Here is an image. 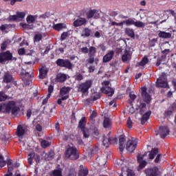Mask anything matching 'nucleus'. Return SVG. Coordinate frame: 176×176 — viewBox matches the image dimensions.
I'll list each match as a JSON object with an SVG mask.
<instances>
[{"label":"nucleus","mask_w":176,"mask_h":176,"mask_svg":"<svg viewBox=\"0 0 176 176\" xmlns=\"http://www.w3.org/2000/svg\"><path fill=\"white\" fill-rule=\"evenodd\" d=\"M159 153V149L155 148H153L151 151L145 153L144 154H139L138 155V162L139 163L138 170H142V168H145V166H146V161L144 160L145 156L148 155V159L151 160H153L155 159V156Z\"/></svg>","instance_id":"f257e3e1"},{"label":"nucleus","mask_w":176,"mask_h":176,"mask_svg":"<svg viewBox=\"0 0 176 176\" xmlns=\"http://www.w3.org/2000/svg\"><path fill=\"white\" fill-rule=\"evenodd\" d=\"M19 111H20V108L16 105V102L9 101L4 103L3 112L7 113H10L11 112L12 115H16Z\"/></svg>","instance_id":"f03ea898"},{"label":"nucleus","mask_w":176,"mask_h":176,"mask_svg":"<svg viewBox=\"0 0 176 176\" xmlns=\"http://www.w3.org/2000/svg\"><path fill=\"white\" fill-rule=\"evenodd\" d=\"M65 157L70 159L71 160H76V159H79V153H78L76 148L74 146H69L65 151Z\"/></svg>","instance_id":"7ed1b4c3"},{"label":"nucleus","mask_w":176,"mask_h":176,"mask_svg":"<svg viewBox=\"0 0 176 176\" xmlns=\"http://www.w3.org/2000/svg\"><path fill=\"white\" fill-rule=\"evenodd\" d=\"M69 91H71V88L69 87H63L60 89L59 96L61 98L57 100V104L58 105H61L63 104V101H65V100H68L69 98Z\"/></svg>","instance_id":"20e7f679"},{"label":"nucleus","mask_w":176,"mask_h":176,"mask_svg":"<svg viewBox=\"0 0 176 176\" xmlns=\"http://www.w3.org/2000/svg\"><path fill=\"white\" fill-rule=\"evenodd\" d=\"M138 144V140L135 138H132L131 140H129L126 142V149L128 152H134Z\"/></svg>","instance_id":"39448f33"},{"label":"nucleus","mask_w":176,"mask_h":176,"mask_svg":"<svg viewBox=\"0 0 176 176\" xmlns=\"http://www.w3.org/2000/svg\"><path fill=\"white\" fill-rule=\"evenodd\" d=\"M92 85H93V80H87L85 82L80 85L78 87V91H81L82 94H87V93H89V89L91 87Z\"/></svg>","instance_id":"423d86ee"},{"label":"nucleus","mask_w":176,"mask_h":176,"mask_svg":"<svg viewBox=\"0 0 176 176\" xmlns=\"http://www.w3.org/2000/svg\"><path fill=\"white\" fill-rule=\"evenodd\" d=\"M124 24L127 26L135 25L138 28H144L145 27V24L140 21H135V19H129L123 21Z\"/></svg>","instance_id":"0eeeda50"},{"label":"nucleus","mask_w":176,"mask_h":176,"mask_svg":"<svg viewBox=\"0 0 176 176\" xmlns=\"http://www.w3.org/2000/svg\"><path fill=\"white\" fill-rule=\"evenodd\" d=\"M102 85L103 86L101 89L102 93L107 94V96H113L114 91L109 87V82L108 81H104Z\"/></svg>","instance_id":"6e6552de"},{"label":"nucleus","mask_w":176,"mask_h":176,"mask_svg":"<svg viewBox=\"0 0 176 176\" xmlns=\"http://www.w3.org/2000/svg\"><path fill=\"white\" fill-rule=\"evenodd\" d=\"M146 176H157L162 174V168L160 167H154L151 169L146 170Z\"/></svg>","instance_id":"1a4fd4ad"},{"label":"nucleus","mask_w":176,"mask_h":176,"mask_svg":"<svg viewBox=\"0 0 176 176\" xmlns=\"http://www.w3.org/2000/svg\"><path fill=\"white\" fill-rule=\"evenodd\" d=\"M167 86H168V84L167 83V79H166V74L162 73V76L157 80V87H167Z\"/></svg>","instance_id":"9d476101"},{"label":"nucleus","mask_w":176,"mask_h":176,"mask_svg":"<svg viewBox=\"0 0 176 176\" xmlns=\"http://www.w3.org/2000/svg\"><path fill=\"white\" fill-rule=\"evenodd\" d=\"M25 17V13L24 12H16V15H10L8 17L9 21H20V20H23Z\"/></svg>","instance_id":"9b49d317"},{"label":"nucleus","mask_w":176,"mask_h":176,"mask_svg":"<svg viewBox=\"0 0 176 176\" xmlns=\"http://www.w3.org/2000/svg\"><path fill=\"white\" fill-rule=\"evenodd\" d=\"M13 55L9 51L0 54V63L2 64L6 63V61H9V60H12Z\"/></svg>","instance_id":"f8f14e48"},{"label":"nucleus","mask_w":176,"mask_h":176,"mask_svg":"<svg viewBox=\"0 0 176 176\" xmlns=\"http://www.w3.org/2000/svg\"><path fill=\"white\" fill-rule=\"evenodd\" d=\"M8 164V171L7 174L5 175V176H12L13 174L12 173V170L14 167H20V164L16 162L14 164L12 163V160H8L7 162Z\"/></svg>","instance_id":"ddd939ff"},{"label":"nucleus","mask_w":176,"mask_h":176,"mask_svg":"<svg viewBox=\"0 0 176 176\" xmlns=\"http://www.w3.org/2000/svg\"><path fill=\"white\" fill-rule=\"evenodd\" d=\"M132 54H133L131 53V51H130V50L126 49L124 51V53L122 56V60L123 63H129V61H130L131 60Z\"/></svg>","instance_id":"4468645a"},{"label":"nucleus","mask_w":176,"mask_h":176,"mask_svg":"<svg viewBox=\"0 0 176 176\" xmlns=\"http://www.w3.org/2000/svg\"><path fill=\"white\" fill-rule=\"evenodd\" d=\"M142 97L144 102H146V104H149L151 102V100H152V98H151V95H149V94L146 92V87L142 88Z\"/></svg>","instance_id":"2eb2a0df"},{"label":"nucleus","mask_w":176,"mask_h":176,"mask_svg":"<svg viewBox=\"0 0 176 176\" xmlns=\"http://www.w3.org/2000/svg\"><path fill=\"white\" fill-rule=\"evenodd\" d=\"M168 128L167 126H162L160 128L158 133H156L155 135H160L161 138H164L166 135H168Z\"/></svg>","instance_id":"dca6fc26"},{"label":"nucleus","mask_w":176,"mask_h":176,"mask_svg":"<svg viewBox=\"0 0 176 176\" xmlns=\"http://www.w3.org/2000/svg\"><path fill=\"white\" fill-rule=\"evenodd\" d=\"M87 19H100V12L97 10H91L87 12Z\"/></svg>","instance_id":"f3484780"},{"label":"nucleus","mask_w":176,"mask_h":176,"mask_svg":"<svg viewBox=\"0 0 176 176\" xmlns=\"http://www.w3.org/2000/svg\"><path fill=\"white\" fill-rule=\"evenodd\" d=\"M87 24V20L85 18H78L73 23L74 27H81V25H86Z\"/></svg>","instance_id":"a211bd4d"},{"label":"nucleus","mask_w":176,"mask_h":176,"mask_svg":"<svg viewBox=\"0 0 176 176\" xmlns=\"http://www.w3.org/2000/svg\"><path fill=\"white\" fill-rule=\"evenodd\" d=\"M27 133V128L24 126L19 125L17 127L16 135L18 137H23Z\"/></svg>","instance_id":"6ab92c4d"},{"label":"nucleus","mask_w":176,"mask_h":176,"mask_svg":"<svg viewBox=\"0 0 176 176\" xmlns=\"http://www.w3.org/2000/svg\"><path fill=\"white\" fill-rule=\"evenodd\" d=\"M115 52L111 50L109 51L104 56H103V63H109L112 58H113V55Z\"/></svg>","instance_id":"aec40b11"},{"label":"nucleus","mask_w":176,"mask_h":176,"mask_svg":"<svg viewBox=\"0 0 176 176\" xmlns=\"http://www.w3.org/2000/svg\"><path fill=\"white\" fill-rule=\"evenodd\" d=\"M93 34V32L91 30L89 29V28H85L82 30L81 36L82 38H89V36H91Z\"/></svg>","instance_id":"412c9836"},{"label":"nucleus","mask_w":176,"mask_h":176,"mask_svg":"<svg viewBox=\"0 0 176 176\" xmlns=\"http://www.w3.org/2000/svg\"><path fill=\"white\" fill-rule=\"evenodd\" d=\"M52 28L54 30H56V31H63V30H65L67 28V25L60 23L54 24Z\"/></svg>","instance_id":"4be33fe9"},{"label":"nucleus","mask_w":176,"mask_h":176,"mask_svg":"<svg viewBox=\"0 0 176 176\" xmlns=\"http://www.w3.org/2000/svg\"><path fill=\"white\" fill-rule=\"evenodd\" d=\"M45 38V33H36L34 36V43H39Z\"/></svg>","instance_id":"5701e85b"},{"label":"nucleus","mask_w":176,"mask_h":176,"mask_svg":"<svg viewBox=\"0 0 176 176\" xmlns=\"http://www.w3.org/2000/svg\"><path fill=\"white\" fill-rule=\"evenodd\" d=\"M38 16L36 15H28L26 18V21L28 24H34L36 21Z\"/></svg>","instance_id":"b1692460"},{"label":"nucleus","mask_w":176,"mask_h":176,"mask_svg":"<svg viewBox=\"0 0 176 176\" xmlns=\"http://www.w3.org/2000/svg\"><path fill=\"white\" fill-rule=\"evenodd\" d=\"M103 126L104 129H111V127H112V122L111 121V119L105 117L103 121Z\"/></svg>","instance_id":"393cba45"},{"label":"nucleus","mask_w":176,"mask_h":176,"mask_svg":"<svg viewBox=\"0 0 176 176\" xmlns=\"http://www.w3.org/2000/svg\"><path fill=\"white\" fill-rule=\"evenodd\" d=\"M47 69L46 67H43L39 69V78L40 79H45L47 75Z\"/></svg>","instance_id":"a878e982"},{"label":"nucleus","mask_w":176,"mask_h":176,"mask_svg":"<svg viewBox=\"0 0 176 176\" xmlns=\"http://www.w3.org/2000/svg\"><path fill=\"white\" fill-rule=\"evenodd\" d=\"M96 162L98 166L102 167V166H105V164H107V157H99L97 158Z\"/></svg>","instance_id":"bb28decb"},{"label":"nucleus","mask_w":176,"mask_h":176,"mask_svg":"<svg viewBox=\"0 0 176 176\" xmlns=\"http://www.w3.org/2000/svg\"><path fill=\"white\" fill-rule=\"evenodd\" d=\"M68 78L67 75L63 74H59L57 75L56 78V82H65L67 80V78Z\"/></svg>","instance_id":"cd10ccee"},{"label":"nucleus","mask_w":176,"mask_h":176,"mask_svg":"<svg viewBox=\"0 0 176 176\" xmlns=\"http://www.w3.org/2000/svg\"><path fill=\"white\" fill-rule=\"evenodd\" d=\"M152 112L151 111H148L146 112L144 114H143L142 119H141V123L142 124H144L145 122L149 119V117L151 116Z\"/></svg>","instance_id":"c85d7f7f"},{"label":"nucleus","mask_w":176,"mask_h":176,"mask_svg":"<svg viewBox=\"0 0 176 176\" xmlns=\"http://www.w3.org/2000/svg\"><path fill=\"white\" fill-rule=\"evenodd\" d=\"M12 79L13 78L12 77V75H10V74H9L8 72L5 73L3 77V80L5 83H10Z\"/></svg>","instance_id":"c756f323"},{"label":"nucleus","mask_w":176,"mask_h":176,"mask_svg":"<svg viewBox=\"0 0 176 176\" xmlns=\"http://www.w3.org/2000/svg\"><path fill=\"white\" fill-rule=\"evenodd\" d=\"M125 141H126V139L124 138V136L120 135V139H119L120 152H123V150L124 149V142H125Z\"/></svg>","instance_id":"7c9ffc66"},{"label":"nucleus","mask_w":176,"mask_h":176,"mask_svg":"<svg viewBox=\"0 0 176 176\" xmlns=\"http://www.w3.org/2000/svg\"><path fill=\"white\" fill-rule=\"evenodd\" d=\"M112 141H115V139H111L109 137L104 138L103 140V145L105 148H108L111 144H112Z\"/></svg>","instance_id":"2f4dec72"},{"label":"nucleus","mask_w":176,"mask_h":176,"mask_svg":"<svg viewBox=\"0 0 176 176\" xmlns=\"http://www.w3.org/2000/svg\"><path fill=\"white\" fill-rule=\"evenodd\" d=\"M171 35H172L171 33L166 32H163V31H160V32L158 34V36L160 38H164L165 39L170 38Z\"/></svg>","instance_id":"473e14b6"},{"label":"nucleus","mask_w":176,"mask_h":176,"mask_svg":"<svg viewBox=\"0 0 176 176\" xmlns=\"http://www.w3.org/2000/svg\"><path fill=\"white\" fill-rule=\"evenodd\" d=\"M125 34L128 35V36H131V38H135L134 30L130 28H126L125 29Z\"/></svg>","instance_id":"72a5a7b5"},{"label":"nucleus","mask_w":176,"mask_h":176,"mask_svg":"<svg viewBox=\"0 0 176 176\" xmlns=\"http://www.w3.org/2000/svg\"><path fill=\"white\" fill-rule=\"evenodd\" d=\"M146 104H145L144 103L141 102V101H138L137 102V109L138 111L140 110V111L142 113V111H145V109H146Z\"/></svg>","instance_id":"f704fd0d"},{"label":"nucleus","mask_w":176,"mask_h":176,"mask_svg":"<svg viewBox=\"0 0 176 176\" xmlns=\"http://www.w3.org/2000/svg\"><path fill=\"white\" fill-rule=\"evenodd\" d=\"M10 45V40L7 39L1 44V50H6V47H8V45Z\"/></svg>","instance_id":"c9c22d12"},{"label":"nucleus","mask_w":176,"mask_h":176,"mask_svg":"<svg viewBox=\"0 0 176 176\" xmlns=\"http://www.w3.org/2000/svg\"><path fill=\"white\" fill-rule=\"evenodd\" d=\"M85 126H86V118L83 117L78 123V127L84 129Z\"/></svg>","instance_id":"e433bc0d"},{"label":"nucleus","mask_w":176,"mask_h":176,"mask_svg":"<svg viewBox=\"0 0 176 176\" xmlns=\"http://www.w3.org/2000/svg\"><path fill=\"white\" fill-rule=\"evenodd\" d=\"M89 174V169L85 168L84 169H81L78 173V176H86Z\"/></svg>","instance_id":"4c0bfd02"},{"label":"nucleus","mask_w":176,"mask_h":176,"mask_svg":"<svg viewBox=\"0 0 176 176\" xmlns=\"http://www.w3.org/2000/svg\"><path fill=\"white\" fill-rule=\"evenodd\" d=\"M9 28H10V25L8 24L1 25L0 26V30L2 32H7Z\"/></svg>","instance_id":"58836bf2"},{"label":"nucleus","mask_w":176,"mask_h":176,"mask_svg":"<svg viewBox=\"0 0 176 176\" xmlns=\"http://www.w3.org/2000/svg\"><path fill=\"white\" fill-rule=\"evenodd\" d=\"M148 57L144 56L142 60L139 63V65H140V67H144L145 65H146V64H148Z\"/></svg>","instance_id":"ea45409f"},{"label":"nucleus","mask_w":176,"mask_h":176,"mask_svg":"<svg viewBox=\"0 0 176 176\" xmlns=\"http://www.w3.org/2000/svg\"><path fill=\"white\" fill-rule=\"evenodd\" d=\"M36 157V155H35L34 153H31L30 154L28 155V162L30 164H32V160Z\"/></svg>","instance_id":"a19ab883"},{"label":"nucleus","mask_w":176,"mask_h":176,"mask_svg":"<svg viewBox=\"0 0 176 176\" xmlns=\"http://www.w3.org/2000/svg\"><path fill=\"white\" fill-rule=\"evenodd\" d=\"M63 67H65V68H69V69H71V68H72V64L69 60H65L63 63Z\"/></svg>","instance_id":"79ce46f5"},{"label":"nucleus","mask_w":176,"mask_h":176,"mask_svg":"<svg viewBox=\"0 0 176 176\" xmlns=\"http://www.w3.org/2000/svg\"><path fill=\"white\" fill-rule=\"evenodd\" d=\"M8 100V95H6L5 93L1 91L0 92V102L6 101Z\"/></svg>","instance_id":"37998d69"},{"label":"nucleus","mask_w":176,"mask_h":176,"mask_svg":"<svg viewBox=\"0 0 176 176\" xmlns=\"http://www.w3.org/2000/svg\"><path fill=\"white\" fill-rule=\"evenodd\" d=\"M21 27L23 28L25 30H27L28 28L29 30H32L34 28V25H30L27 23H21L20 24Z\"/></svg>","instance_id":"c03bdc74"},{"label":"nucleus","mask_w":176,"mask_h":176,"mask_svg":"<svg viewBox=\"0 0 176 176\" xmlns=\"http://www.w3.org/2000/svg\"><path fill=\"white\" fill-rule=\"evenodd\" d=\"M6 166V161L3 159V156L0 155V167H5Z\"/></svg>","instance_id":"a18cd8bd"},{"label":"nucleus","mask_w":176,"mask_h":176,"mask_svg":"<svg viewBox=\"0 0 176 176\" xmlns=\"http://www.w3.org/2000/svg\"><path fill=\"white\" fill-rule=\"evenodd\" d=\"M41 146L42 148H47V146H50V142L47 140H43L41 142Z\"/></svg>","instance_id":"49530a36"},{"label":"nucleus","mask_w":176,"mask_h":176,"mask_svg":"<svg viewBox=\"0 0 176 176\" xmlns=\"http://www.w3.org/2000/svg\"><path fill=\"white\" fill-rule=\"evenodd\" d=\"M124 23L122 22H120V23H117L116 21H112L111 22V25H116V27H121L122 28H123V25H124Z\"/></svg>","instance_id":"de8ad7c7"},{"label":"nucleus","mask_w":176,"mask_h":176,"mask_svg":"<svg viewBox=\"0 0 176 176\" xmlns=\"http://www.w3.org/2000/svg\"><path fill=\"white\" fill-rule=\"evenodd\" d=\"M83 135L85 138H89V129L85 128L83 130Z\"/></svg>","instance_id":"09e8293b"},{"label":"nucleus","mask_w":176,"mask_h":176,"mask_svg":"<svg viewBox=\"0 0 176 176\" xmlns=\"http://www.w3.org/2000/svg\"><path fill=\"white\" fill-rule=\"evenodd\" d=\"M68 38V32H64L60 36V41H65Z\"/></svg>","instance_id":"8fccbe9b"},{"label":"nucleus","mask_w":176,"mask_h":176,"mask_svg":"<svg viewBox=\"0 0 176 176\" xmlns=\"http://www.w3.org/2000/svg\"><path fill=\"white\" fill-rule=\"evenodd\" d=\"M53 90H54V87L52 85H50L49 87H48V98H50V96H52V93H53Z\"/></svg>","instance_id":"3c124183"},{"label":"nucleus","mask_w":176,"mask_h":176,"mask_svg":"<svg viewBox=\"0 0 176 176\" xmlns=\"http://www.w3.org/2000/svg\"><path fill=\"white\" fill-rule=\"evenodd\" d=\"M69 173H71V170H69V169L66 168L65 170V174L67 176H75V173H74V172H72V173L69 174Z\"/></svg>","instance_id":"603ef678"},{"label":"nucleus","mask_w":176,"mask_h":176,"mask_svg":"<svg viewBox=\"0 0 176 176\" xmlns=\"http://www.w3.org/2000/svg\"><path fill=\"white\" fill-rule=\"evenodd\" d=\"M65 60H63V59H58L57 60H56V64H57V65H59V67H63V65H64V61H65Z\"/></svg>","instance_id":"864d4df0"},{"label":"nucleus","mask_w":176,"mask_h":176,"mask_svg":"<svg viewBox=\"0 0 176 176\" xmlns=\"http://www.w3.org/2000/svg\"><path fill=\"white\" fill-rule=\"evenodd\" d=\"M53 175L54 176H63V175L61 174V170H54Z\"/></svg>","instance_id":"5fc2aeb1"},{"label":"nucleus","mask_w":176,"mask_h":176,"mask_svg":"<svg viewBox=\"0 0 176 176\" xmlns=\"http://www.w3.org/2000/svg\"><path fill=\"white\" fill-rule=\"evenodd\" d=\"M173 112H174V107H170L168 111H166V114L168 116L171 115V113H173Z\"/></svg>","instance_id":"6e6d98bb"},{"label":"nucleus","mask_w":176,"mask_h":176,"mask_svg":"<svg viewBox=\"0 0 176 176\" xmlns=\"http://www.w3.org/2000/svg\"><path fill=\"white\" fill-rule=\"evenodd\" d=\"M126 126L129 127V129H131V127H133V122L130 118H129L127 120Z\"/></svg>","instance_id":"4d7b16f0"},{"label":"nucleus","mask_w":176,"mask_h":176,"mask_svg":"<svg viewBox=\"0 0 176 176\" xmlns=\"http://www.w3.org/2000/svg\"><path fill=\"white\" fill-rule=\"evenodd\" d=\"M120 176H123V175H120ZM126 176H134V172L132 170L129 169L126 171Z\"/></svg>","instance_id":"13d9d810"},{"label":"nucleus","mask_w":176,"mask_h":176,"mask_svg":"<svg viewBox=\"0 0 176 176\" xmlns=\"http://www.w3.org/2000/svg\"><path fill=\"white\" fill-rule=\"evenodd\" d=\"M96 52V47H90L89 49V53L91 54V56H94V54Z\"/></svg>","instance_id":"bf43d9fd"},{"label":"nucleus","mask_w":176,"mask_h":176,"mask_svg":"<svg viewBox=\"0 0 176 176\" xmlns=\"http://www.w3.org/2000/svg\"><path fill=\"white\" fill-rule=\"evenodd\" d=\"M74 78L76 80H82V79H83V76H82V74H77Z\"/></svg>","instance_id":"052dcab7"},{"label":"nucleus","mask_w":176,"mask_h":176,"mask_svg":"<svg viewBox=\"0 0 176 176\" xmlns=\"http://www.w3.org/2000/svg\"><path fill=\"white\" fill-rule=\"evenodd\" d=\"M97 116V111H93L91 116H90V119L93 120L94 118H96Z\"/></svg>","instance_id":"680f3d73"},{"label":"nucleus","mask_w":176,"mask_h":176,"mask_svg":"<svg viewBox=\"0 0 176 176\" xmlns=\"http://www.w3.org/2000/svg\"><path fill=\"white\" fill-rule=\"evenodd\" d=\"M80 51L82 52V53H89V48H87V47H82V48H80Z\"/></svg>","instance_id":"e2e57ef3"},{"label":"nucleus","mask_w":176,"mask_h":176,"mask_svg":"<svg viewBox=\"0 0 176 176\" xmlns=\"http://www.w3.org/2000/svg\"><path fill=\"white\" fill-rule=\"evenodd\" d=\"M30 76H30V74L28 73H25L23 75V76L22 77V79H23V80H24V82H25L26 79H30Z\"/></svg>","instance_id":"0e129e2a"},{"label":"nucleus","mask_w":176,"mask_h":176,"mask_svg":"<svg viewBox=\"0 0 176 176\" xmlns=\"http://www.w3.org/2000/svg\"><path fill=\"white\" fill-rule=\"evenodd\" d=\"M88 63H89V64H93L94 63V55H91L89 60H88Z\"/></svg>","instance_id":"69168bd1"},{"label":"nucleus","mask_w":176,"mask_h":176,"mask_svg":"<svg viewBox=\"0 0 176 176\" xmlns=\"http://www.w3.org/2000/svg\"><path fill=\"white\" fill-rule=\"evenodd\" d=\"M18 53L21 56L24 54V53H25V50H24L23 48H21L19 50Z\"/></svg>","instance_id":"338daca9"},{"label":"nucleus","mask_w":176,"mask_h":176,"mask_svg":"<svg viewBox=\"0 0 176 176\" xmlns=\"http://www.w3.org/2000/svg\"><path fill=\"white\" fill-rule=\"evenodd\" d=\"M159 162H160V155L158 154L156 157V158L155 159V163H159Z\"/></svg>","instance_id":"774afa93"}]
</instances>
